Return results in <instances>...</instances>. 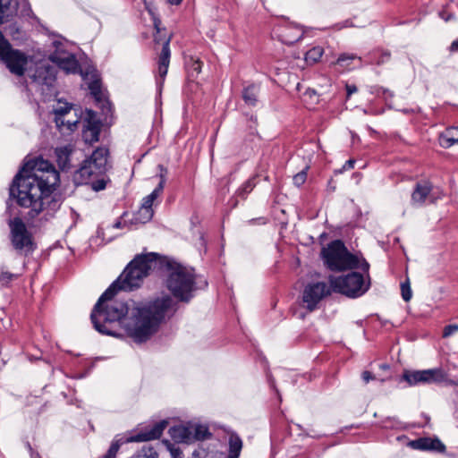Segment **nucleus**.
Returning <instances> with one entry per match:
<instances>
[{"instance_id": "1", "label": "nucleus", "mask_w": 458, "mask_h": 458, "mask_svg": "<svg viewBox=\"0 0 458 458\" xmlns=\"http://www.w3.org/2000/svg\"><path fill=\"white\" fill-rule=\"evenodd\" d=\"M159 256L155 252L137 255L120 276L104 292L90 315L97 331L103 335L119 336L114 329L118 323L136 343H143L154 335L161 323L177 310V302L167 295L153 298L145 302L133 300H113L118 291L139 288L149 272L156 268Z\"/></svg>"}, {"instance_id": "2", "label": "nucleus", "mask_w": 458, "mask_h": 458, "mask_svg": "<svg viewBox=\"0 0 458 458\" xmlns=\"http://www.w3.org/2000/svg\"><path fill=\"white\" fill-rule=\"evenodd\" d=\"M60 181L55 166L41 157L25 162L10 187V196L21 207L29 208L27 216L34 218L41 212L44 218L52 216L61 206V199L53 194Z\"/></svg>"}, {"instance_id": "3", "label": "nucleus", "mask_w": 458, "mask_h": 458, "mask_svg": "<svg viewBox=\"0 0 458 458\" xmlns=\"http://www.w3.org/2000/svg\"><path fill=\"white\" fill-rule=\"evenodd\" d=\"M321 257L326 267L331 271L360 268L364 273H369V264L366 259L351 253L341 240L332 241L324 247Z\"/></svg>"}, {"instance_id": "4", "label": "nucleus", "mask_w": 458, "mask_h": 458, "mask_svg": "<svg viewBox=\"0 0 458 458\" xmlns=\"http://www.w3.org/2000/svg\"><path fill=\"white\" fill-rule=\"evenodd\" d=\"M168 275L165 280L166 288L180 301L189 302L195 290L193 273L181 265L167 264Z\"/></svg>"}, {"instance_id": "5", "label": "nucleus", "mask_w": 458, "mask_h": 458, "mask_svg": "<svg viewBox=\"0 0 458 458\" xmlns=\"http://www.w3.org/2000/svg\"><path fill=\"white\" fill-rule=\"evenodd\" d=\"M108 149L98 148L85 159L74 173L73 180L77 184H89L93 179L103 175L106 171Z\"/></svg>"}, {"instance_id": "6", "label": "nucleus", "mask_w": 458, "mask_h": 458, "mask_svg": "<svg viewBox=\"0 0 458 458\" xmlns=\"http://www.w3.org/2000/svg\"><path fill=\"white\" fill-rule=\"evenodd\" d=\"M333 292L351 298H357L364 294L369 288V276L368 282L358 272H351L344 276H330L328 278Z\"/></svg>"}, {"instance_id": "7", "label": "nucleus", "mask_w": 458, "mask_h": 458, "mask_svg": "<svg viewBox=\"0 0 458 458\" xmlns=\"http://www.w3.org/2000/svg\"><path fill=\"white\" fill-rule=\"evenodd\" d=\"M10 228V240L13 247L17 251H32L33 239L32 234L27 229L26 225L21 218L14 217L8 222Z\"/></svg>"}, {"instance_id": "8", "label": "nucleus", "mask_w": 458, "mask_h": 458, "mask_svg": "<svg viewBox=\"0 0 458 458\" xmlns=\"http://www.w3.org/2000/svg\"><path fill=\"white\" fill-rule=\"evenodd\" d=\"M401 380L405 381L409 386L420 384H438L446 381V374L441 368L422 370L405 369Z\"/></svg>"}, {"instance_id": "9", "label": "nucleus", "mask_w": 458, "mask_h": 458, "mask_svg": "<svg viewBox=\"0 0 458 458\" xmlns=\"http://www.w3.org/2000/svg\"><path fill=\"white\" fill-rule=\"evenodd\" d=\"M332 292L330 284H327L326 282L309 283L301 293L302 307L310 312L316 310L320 301Z\"/></svg>"}, {"instance_id": "10", "label": "nucleus", "mask_w": 458, "mask_h": 458, "mask_svg": "<svg viewBox=\"0 0 458 458\" xmlns=\"http://www.w3.org/2000/svg\"><path fill=\"white\" fill-rule=\"evenodd\" d=\"M0 58L4 62L11 72L16 75H23L29 64L28 56L19 50L11 48V45L3 51Z\"/></svg>"}, {"instance_id": "11", "label": "nucleus", "mask_w": 458, "mask_h": 458, "mask_svg": "<svg viewBox=\"0 0 458 458\" xmlns=\"http://www.w3.org/2000/svg\"><path fill=\"white\" fill-rule=\"evenodd\" d=\"M154 40L156 43H162V50L157 58V83L161 87L165 81V76L168 72L170 64L171 51H170V37L165 36L164 38L155 36Z\"/></svg>"}, {"instance_id": "12", "label": "nucleus", "mask_w": 458, "mask_h": 458, "mask_svg": "<svg viewBox=\"0 0 458 458\" xmlns=\"http://www.w3.org/2000/svg\"><path fill=\"white\" fill-rule=\"evenodd\" d=\"M437 199L438 196L436 195L432 183L428 181H420L414 186L411 203L413 207H422L427 200L433 203Z\"/></svg>"}, {"instance_id": "13", "label": "nucleus", "mask_w": 458, "mask_h": 458, "mask_svg": "<svg viewBox=\"0 0 458 458\" xmlns=\"http://www.w3.org/2000/svg\"><path fill=\"white\" fill-rule=\"evenodd\" d=\"M275 32L277 34L279 39L286 45L294 44L299 41L304 34L301 27L292 23L285 26H278L276 28Z\"/></svg>"}, {"instance_id": "14", "label": "nucleus", "mask_w": 458, "mask_h": 458, "mask_svg": "<svg viewBox=\"0 0 458 458\" xmlns=\"http://www.w3.org/2000/svg\"><path fill=\"white\" fill-rule=\"evenodd\" d=\"M167 426L166 420H161L156 423L150 429L131 435L125 440L126 443L131 442H145L153 439H157L162 435L164 429Z\"/></svg>"}, {"instance_id": "15", "label": "nucleus", "mask_w": 458, "mask_h": 458, "mask_svg": "<svg viewBox=\"0 0 458 458\" xmlns=\"http://www.w3.org/2000/svg\"><path fill=\"white\" fill-rule=\"evenodd\" d=\"M50 60L67 72H74L78 67L74 55L66 51L56 49L51 54Z\"/></svg>"}, {"instance_id": "16", "label": "nucleus", "mask_w": 458, "mask_h": 458, "mask_svg": "<svg viewBox=\"0 0 458 458\" xmlns=\"http://www.w3.org/2000/svg\"><path fill=\"white\" fill-rule=\"evenodd\" d=\"M410 445L417 450L444 452L445 445L438 438L420 437L410 443Z\"/></svg>"}, {"instance_id": "17", "label": "nucleus", "mask_w": 458, "mask_h": 458, "mask_svg": "<svg viewBox=\"0 0 458 458\" xmlns=\"http://www.w3.org/2000/svg\"><path fill=\"white\" fill-rule=\"evenodd\" d=\"M94 113L92 111H89V115L92 118ZM100 134V123L89 119L86 122L84 125L82 136L86 142L92 144L94 142L98 141Z\"/></svg>"}, {"instance_id": "18", "label": "nucleus", "mask_w": 458, "mask_h": 458, "mask_svg": "<svg viewBox=\"0 0 458 458\" xmlns=\"http://www.w3.org/2000/svg\"><path fill=\"white\" fill-rule=\"evenodd\" d=\"M170 437L176 442L191 443L192 436L191 433V424L187 426L178 425L169 428Z\"/></svg>"}, {"instance_id": "19", "label": "nucleus", "mask_w": 458, "mask_h": 458, "mask_svg": "<svg viewBox=\"0 0 458 458\" xmlns=\"http://www.w3.org/2000/svg\"><path fill=\"white\" fill-rule=\"evenodd\" d=\"M439 144L445 148H448L454 144H458V126L447 128L439 135Z\"/></svg>"}, {"instance_id": "20", "label": "nucleus", "mask_w": 458, "mask_h": 458, "mask_svg": "<svg viewBox=\"0 0 458 458\" xmlns=\"http://www.w3.org/2000/svg\"><path fill=\"white\" fill-rule=\"evenodd\" d=\"M72 150L73 148L71 145L55 148L56 161L62 170H66L70 167V157Z\"/></svg>"}, {"instance_id": "21", "label": "nucleus", "mask_w": 458, "mask_h": 458, "mask_svg": "<svg viewBox=\"0 0 458 458\" xmlns=\"http://www.w3.org/2000/svg\"><path fill=\"white\" fill-rule=\"evenodd\" d=\"M259 87L256 84H250L242 89V99L249 106H255L258 103Z\"/></svg>"}, {"instance_id": "22", "label": "nucleus", "mask_w": 458, "mask_h": 458, "mask_svg": "<svg viewBox=\"0 0 458 458\" xmlns=\"http://www.w3.org/2000/svg\"><path fill=\"white\" fill-rule=\"evenodd\" d=\"M242 448V441L241 437L233 433L229 436V454L228 458H239Z\"/></svg>"}, {"instance_id": "23", "label": "nucleus", "mask_w": 458, "mask_h": 458, "mask_svg": "<svg viewBox=\"0 0 458 458\" xmlns=\"http://www.w3.org/2000/svg\"><path fill=\"white\" fill-rule=\"evenodd\" d=\"M164 186H165V179L162 177L158 185L156 187V189L150 194H148V196H146L143 199L140 208H146V209H153L152 206H153L154 200L161 194V192L164 190Z\"/></svg>"}, {"instance_id": "24", "label": "nucleus", "mask_w": 458, "mask_h": 458, "mask_svg": "<svg viewBox=\"0 0 458 458\" xmlns=\"http://www.w3.org/2000/svg\"><path fill=\"white\" fill-rule=\"evenodd\" d=\"M191 433L192 442L195 440H205L211 436L208 428L201 424H191Z\"/></svg>"}, {"instance_id": "25", "label": "nucleus", "mask_w": 458, "mask_h": 458, "mask_svg": "<svg viewBox=\"0 0 458 458\" xmlns=\"http://www.w3.org/2000/svg\"><path fill=\"white\" fill-rule=\"evenodd\" d=\"M72 109V105L69 103H58V106H56L54 110L55 112V121L58 127H62L64 125V116L67 114Z\"/></svg>"}, {"instance_id": "26", "label": "nucleus", "mask_w": 458, "mask_h": 458, "mask_svg": "<svg viewBox=\"0 0 458 458\" xmlns=\"http://www.w3.org/2000/svg\"><path fill=\"white\" fill-rule=\"evenodd\" d=\"M13 0H0V23L13 14Z\"/></svg>"}, {"instance_id": "27", "label": "nucleus", "mask_w": 458, "mask_h": 458, "mask_svg": "<svg viewBox=\"0 0 458 458\" xmlns=\"http://www.w3.org/2000/svg\"><path fill=\"white\" fill-rule=\"evenodd\" d=\"M354 60L359 61L360 63V66H361V57L358 56L357 55L348 53L340 55L335 64L344 69H350V64Z\"/></svg>"}, {"instance_id": "28", "label": "nucleus", "mask_w": 458, "mask_h": 458, "mask_svg": "<svg viewBox=\"0 0 458 458\" xmlns=\"http://www.w3.org/2000/svg\"><path fill=\"white\" fill-rule=\"evenodd\" d=\"M324 54L323 47L318 46L310 49L305 55V61L308 64H315L320 60Z\"/></svg>"}, {"instance_id": "29", "label": "nucleus", "mask_w": 458, "mask_h": 458, "mask_svg": "<svg viewBox=\"0 0 458 458\" xmlns=\"http://www.w3.org/2000/svg\"><path fill=\"white\" fill-rule=\"evenodd\" d=\"M135 458H158L157 451L150 445H144Z\"/></svg>"}, {"instance_id": "30", "label": "nucleus", "mask_w": 458, "mask_h": 458, "mask_svg": "<svg viewBox=\"0 0 458 458\" xmlns=\"http://www.w3.org/2000/svg\"><path fill=\"white\" fill-rule=\"evenodd\" d=\"M89 89L90 90L91 95L94 97L96 101H102V92H101V85L98 81H93L89 83Z\"/></svg>"}, {"instance_id": "31", "label": "nucleus", "mask_w": 458, "mask_h": 458, "mask_svg": "<svg viewBox=\"0 0 458 458\" xmlns=\"http://www.w3.org/2000/svg\"><path fill=\"white\" fill-rule=\"evenodd\" d=\"M186 65L191 75H193V72L199 74L201 72L202 62L199 59H194L193 57H191L186 62Z\"/></svg>"}, {"instance_id": "32", "label": "nucleus", "mask_w": 458, "mask_h": 458, "mask_svg": "<svg viewBox=\"0 0 458 458\" xmlns=\"http://www.w3.org/2000/svg\"><path fill=\"white\" fill-rule=\"evenodd\" d=\"M154 211L153 209H146L140 208L137 213V220L141 223H147L153 217Z\"/></svg>"}, {"instance_id": "33", "label": "nucleus", "mask_w": 458, "mask_h": 458, "mask_svg": "<svg viewBox=\"0 0 458 458\" xmlns=\"http://www.w3.org/2000/svg\"><path fill=\"white\" fill-rule=\"evenodd\" d=\"M254 186L253 180L250 179L238 189L237 194L242 198H245V196L253 190Z\"/></svg>"}, {"instance_id": "34", "label": "nucleus", "mask_w": 458, "mask_h": 458, "mask_svg": "<svg viewBox=\"0 0 458 458\" xmlns=\"http://www.w3.org/2000/svg\"><path fill=\"white\" fill-rule=\"evenodd\" d=\"M43 71L49 74V75H52V68L49 67L48 65H46L44 64H39L38 66H37V70H36V73L33 75V77L35 79H43V80H47V76H43Z\"/></svg>"}, {"instance_id": "35", "label": "nucleus", "mask_w": 458, "mask_h": 458, "mask_svg": "<svg viewBox=\"0 0 458 458\" xmlns=\"http://www.w3.org/2000/svg\"><path fill=\"white\" fill-rule=\"evenodd\" d=\"M401 292L403 301H409L412 297V293L410 285L409 279L401 284Z\"/></svg>"}, {"instance_id": "36", "label": "nucleus", "mask_w": 458, "mask_h": 458, "mask_svg": "<svg viewBox=\"0 0 458 458\" xmlns=\"http://www.w3.org/2000/svg\"><path fill=\"white\" fill-rule=\"evenodd\" d=\"M18 276L16 274H13L10 272H2L0 273V284L3 286H8L9 284L13 280L16 279Z\"/></svg>"}, {"instance_id": "37", "label": "nucleus", "mask_w": 458, "mask_h": 458, "mask_svg": "<svg viewBox=\"0 0 458 458\" xmlns=\"http://www.w3.org/2000/svg\"><path fill=\"white\" fill-rule=\"evenodd\" d=\"M121 445L120 440L113 442L104 458H115Z\"/></svg>"}, {"instance_id": "38", "label": "nucleus", "mask_w": 458, "mask_h": 458, "mask_svg": "<svg viewBox=\"0 0 458 458\" xmlns=\"http://www.w3.org/2000/svg\"><path fill=\"white\" fill-rule=\"evenodd\" d=\"M307 180V172H306V169L301 171L300 173L296 174L293 178V183L294 185L300 187L301 186L302 184H304V182H306Z\"/></svg>"}, {"instance_id": "39", "label": "nucleus", "mask_w": 458, "mask_h": 458, "mask_svg": "<svg viewBox=\"0 0 458 458\" xmlns=\"http://www.w3.org/2000/svg\"><path fill=\"white\" fill-rule=\"evenodd\" d=\"M91 184V188L95 191H102L106 188V182L104 178H100L98 179L96 178V179H93L90 182Z\"/></svg>"}, {"instance_id": "40", "label": "nucleus", "mask_w": 458, "mask_h": 458, "mask_svg": "<svg viewBox=\"0 0 458 458\" xmlns=\"http://www.w3.org/2000/svg\"><path fill=\"white\" fill-rule=\"evenodd\" d=\"M458 332V324L447 325L443 331V337H449Z\"/></svg>"}, {"instance_id": "41", "label": "nucleus", "mask_w": 458, "mask_h": 458, "mask_svg": "<svg viewBox=\"0 0 458 458\" xmlns=\"http://www.w3.org/2000/svg\"><path fill=\"white\" fill-rule=\"evenodd\" d=\"M389 59H390V53L388 51H382L380 54V56L375 62L377 65H380V64H385L386 62L389 61Z\"/></svg>"}, {"instance_id": "42", "label": "nucleus", "mask_w": 458, "mask_h": 458, "mask_svg": "<svg viewBox=\"0 0 458 458\" xmlns=\"http://www.w3.org/2000/svg\"><path fill=\"white\" fill-rule=\"evenodd\" d=\"M439 16L441 19H443L445 21H449L451 20L454 19V15L453 13H449L445 11H442L439 13Z\"/></svg>"}, {"instance_id": "43", "label": "nucleus", "mask_w": 458, "mask_h": 458, "mask_svg": "<svg viewBox=\"0 0 458 458\" xmlns=\"http://www.w3.org/2000/svg\"><path fill=\"white\" fill-rule=\"evenodd\" d=\"M361 377L365 383H369L370 380L375 378V377L369 371H363L361 374Z\"/></svg>"}, {"instance_id": "44", "label": "nucleus", "mask_w": 458, "mask_h": 458, "mask_svg": "<svg viewBox=\"0 0 458 458\" xmlns=\"http://www.w3.org/2000/svg\"><path fill=\"white\" fill-rule=\"evenodd\" d=\"M22 4L24 5V9L21 11V13L23 15H27V16H30V13H31V9H30V6L28 3L27 0H22Z\"/></svg>"}, {"instance_id": "45", "label": "nucleus", "mask_w": 458, "mask_h": 458, "mask_svg": "<svg viewBox=\"0 0 458 458\" xmlns=\"http://www.w3.org/2000/svg\"><path fill=\"white\" fill-rule=\"evenodd\" d=\"M357 87L355 85H346L347 98H349L352 94L357 92Z\"/></svg>"}, {"instance_id": "46", "label": "nucleus", "mask_w": 458, "mask_h": 458, "mask_svg": "<svg viewBox=\"0 0 458 458\" xmlns=\"http://www.w3.org/2000/svg\"><path fill=\"white\" fill-rule=\"evenodd\" d=\"M355 160L354 159H349L345 162V164L343 166L344 170H350L354 167Z\"/></svg>"}, {"instance_id": "47", "label": "nucleus", "mask_w": 458, "mask_h": 458, "mask_svg": "<svg viewBox=\"0 0 458 458\" xmlns=\"http://www.w3.org/2000/svg\"><path fill=\"white\" fill-rule=\"evenodd\" d=\"M450 52H458V38L449 47Z\"/></svg>"}, {"instance_id": "48", "label": "nucleus", "mask_w": 458, "mask_h": 458, "mask_svg": "<svg viewBox=\"0 0 458 458\" xmlns=\"http://www.w3.org/2000/svg\"><path fill=\"white\" fill-rule=\"evenodd\" d=\"M27 446L30 452L31 458H41L38 453L33 451L30 443H27Z\"/></svg>"}, {"instance_id": "49", "label": "nucleus", "mask_w": 458, "mask_h": 458, "mask_svg": "<svg viewBox=\"0 0 458 458\" xmlns=\"http://www.w3.org/2000/svg\"><path fill=\"white\" fill-rule=\"evenodd\" d=\"M160 25H161V21H160V20H159V19L155 18V19H154V27H155V29L157 30V34H160V33H161Z\"/></svg>"}, {"instance_id": "50", "label": "nucleus", "mask_w": 458, "mask_h": 458, "mask_svg": "<svg viewBox=\"0 0 458 458\" xmlns=\"http://www.w3.org/2000/svg\"><path fill=\"white\" fill-rule=\"evenodd\" d=\"M78 123V120H75L73 122L67 121V127L69 130L72 131L74 127H76V124Z\"/></svg>"}, {"instance_id": "51", "label": "nucleus", "mask_w": 458, "mask_h": 458, "mask_svg": "<svg viewBox=\"0 0 458 458\" xmlns=\"http://www.w3.org/2000/svg\"><path fill=\"white\" fill-rule=\"evenodd\" d=\"M382 93L384 96H386V98H387V97L392 98L394 96L393 93L386 89H382Z\"/></svg>"}, {"instance_id": "52", "label": "nucleus", "mask_w": 458, "mask_h": 458, "mask_svg": "<svg viewBox=\"0 0 458 458\" xmlns=\"http://www.w3.org/2000/svg\"><path fill=\"white\" fill-rule=\"evenodd\" d=\"M380 369H384V370H388L390 369V366L386 363H382L380 364Z\"/></svg>"}, {"instance_id": "53", "label": "nucleus", "mask_w": 458, "mask_h": 458, "mask_svg": "<svg viewBox=\"0 0 458 458\" xmlns=\"http://www.w3.org/2000/svg\"><path fill=\"white\" fill-rule=\"evenodd\" d=\"M182 0H168V2L171 4H179L182 3Z\"/></svg>"}, {"instance_id": "54", "label": "nucleus", "mask_w": 458, "mask_h": 458, "mask_svg": "<svg viewBox=\"0 0 458 458\" xmlns=\"http://www.w3.org/2000/svg\"><path fill=\"white\" fill-rule=\"evenodd\" d=\"M114 228H121L122 227V223L121 221H117L114 224Z\"/></svg>"}]
</instances>
